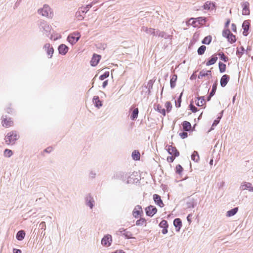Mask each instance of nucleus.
<instances>
[{
    "label": "nucleus",
    "instance_id": "1",
    "mask_svg": "<svg viewBox=\"0 0 253 253\" xmlns=\"http://www.w3.org/2000/svg\"><path fill=\"white\" fill-rule=\"evenodd\" d=\"M19 136L15 131L8 132L5 137V141L7 145L13 144L18 139Z\"/></svg>",
    "mask_w": 253,
    "mask_h": 253
},
{
    "label": "nucleus",
    "instance_id": "2",
    "mask_svg": "<svg viewBox=\"0 0 253 253\" xmlns=\"http://www.w3.org/2000/svg\"><path fill=\"white\" fill-rule=\"evenodd\" d=\"M39 14H41L42 16L51 18L53 16V12L50 7L47 5H44L43 7L38 10Z\"/></svg>",
    "mask_w": 253,
    "mask_h": 253
},
{
    "label": "nucleus",
    "instance_id": "3",
    "mask_svg": "<svg viewBox=\"0 0 253 253\" xmlns=\"http://www.w3.org/2000/svg\"><path fill=\"white\" fill-rule=\"evenodd\" d=\"M222 36L227 39V40L230 43H234L236 41V36L232 34L230 31L228 29H225L222 32Z\"/></svg>",
    "mask_w": 253,
    "mask_h": 253
},
{
    "label": "nucleus",
    "instance_id": "4",
    "mask_svg": "<svg viewBox=\"0 0 253 253\" xmlns=\"http://www.w3.org/2000/svg\"><path fill=\"white\" fill-rule=\"evenodd\" d=\"M81 37V34L80 33L74 32L70 34L68 37V42L72 44L76 43L80 39Z\"/></svg>",
    "mask_w": 253,
    "mask_h": 253
},
{
    "label": "nucleus",
    "instance_id": "5",
    "mask_svg": "<svg viewBox=\"0 0 253 253\" xmlns=\"http://www.w3.org/2000/svg\"><path fill=\"white\" fill-rule=\"evenodd\" d=\"M166 150L167 152L170 155H174L175 156H178L179 155V152L177 151L176 147L171 145H167Z\"/></svg>",
    "mask_w": 253,
    "mask_h": 253
},
{
    "label": "nucleus",
    "instance_id": "6",
    "mask_svg": "<svg viewBox=\"0 0 253 253\" xmlns=\"http://www.w3.org/2000/svg\"><path fill=\"white\" fill-rule=\"evenodd\" d=\"M112 241V236L108 234L103 238L101 241V243L104 246L109 247L110 246Z\"/></svg>",
    "mask_w": 253,
    "mask_h": 253
},
{
    "label": "nucleus",
    "instance_id": "7",
    "mask_svg": "<svg viewBox=\"0 0 253 253\" xmlns=\"http://www.w3.org/2000/svg\"><path fill=\"white\" fill-rule=\"evenodd\" d=\"M145 211L147 215L152 216L157 212V209L155 207H147Z\"/></svg>",
    "mask_w": 253,
    "mask_h": 253
},
{
    "label": "nucleus",
    "instance_id": "8",
    "mask_svg": "<svg viewBox=\"0 0 253 253\" xmlns=\"http://www.w3.org/2000/svg\"><path fill=\"white\" fill-rule=\"evenodd\" d=\"M242 6L243 7L242 14L244 15H249L250 13L249 6L250 4L248 2L246 1L242 3Z\"/></svg>",
    "mask_w": 253,
    "mask_h": 253
},
{
    "label": "nucleus",
    "instance_id": "9",
    "mask_svg": "<svg viewBox=\"0 0 253 253\" xmlns=\"http://www.w3.org/2000/svg\"><path fill=\"white\" fill-rule=\"evenodd\" d=\"M44 48L49 56V58H51L54 52L53 47L51 46L49 43H46L44 46Z\"/></svg>",
    "mask_w": 253,
    "mask_h": 253
},
{
    "label": "nucleus",
    "instance_id": "10",
    "mask_svg": "<svg viewBox=\"0 0 253 253\" xmlns=\"http://www.w3.org/2000/svg\"><path fill=\"white\" fill-rule=\"evenodd\" d=\"M2 126L5 127H10L13 125V122L11 118L3 119L1 122Z\"/></svg>",
    "mask_w": 253,
    "mask_h": 253
},
{
    "label": "nucleus",
    "instance_id": "11",
    "mask_svg": "<svg viewBox=\"0 0 253 253\" xmlns=\"http://www.w3.org/2000/svg\"><path fill=\"white\" fill-rule=\"evenodd\" d=\"M101 59V56L99 55L94 54L91 60L90 64L92 66H96L99 63Z\"/></svg>",
    "mask_w": 253,
    "mask_h": 253
},
{
    "label": "nucleus",
    "instance_id": "12",
    "mask_svg": "<svg viewBox=\"0 0 253 253\" xmlns=\"http://www.w3.org/2000/svg\"><path fill=\"white\" fill-rule=\"evenodd\" d=\"M160 227L163 228L162 232L163 234H166L168 233V223L167 220H163L159 224Z\"/></svg>",
    "mask_w": 253,
    "mask_h": 253
},
{
    "label": "nucleus",
    "instance_id": "13",
    "mask_svg": "<svg viewBox=\"0 0 253 253\" xmlns=\"http://www.w3.org/2000/svg\"><path fill=\"white\" fill-rule=\"evenodd\" d=\"M250 25V22L248 20L245 21L242 24V27L243 28V34L245 36H247L248 34Z\"/></svg>",
    "mask_w": 253,
    "mask_h": 253
},
{
    "label": "nucleus",
    "instance_id": "14",
    "mask_svg": "<svg viewBox=\"0 0 253 253\" xmlns=\"http://www.w3.org/2000/svg\"><path fill=\"white\" fill-rule=\"evenodd\" d=\"M230 80V77L225 74L222 76L220 79V85L222 87H225Z\"/></svg>",
    "mask_w": 253,
    "mask_h": 253
},
{
    "label": "nucleus",
    "instance_id": "15",
    "mask_svg": "<svg viewBox=\"0 0 253 253\" xmlns=\"http://www.w3.org/2000/svg\"><path fill=\"white\" fill-rule=\"evenodd\" d=\"M173 225L175 227L176 231H179L181 226L182 222L179 218H176L173 221Z\"/></svg>",
    "mask_w": 253,
    "mask_h": 253
},
{
    "label": "nucleus",
    "instance_id": "16",
    "mask_svg": "<svg viewBox=\"0 0 253 253\" xmlns=\"http://www.w3.org/2000/svg\"><path fill=\"white\" fill-rule=\"evenodd\" d=\"M58 50L60 54L65 55L68 51V47L65 44H61L59 46Z\"/></svg>",
    "mask_w": 253,
    "mask_h": 253
},
{
    "label": "nucleus",
    "instance_id": "17",
    "mask_svg": "<svg viewBox=\"0 0 253 253\" xmlns=\"http://www.w3.org/2000/svg\"><path fill=\"white\" fill-rule=\"evenodd\" d=\"M251 188L252 184L248 182H244L240 186V189L241 190H248L250 191H251Z\"/></svg>",
    "mask_w": 253,
    "mask_h": 253
},
{
    "label": "nucleus",
    "instance_id": "18",
    "mask_svg": "<svg viewBox=\"0 0 253 253\" xmlns=\"http://www.w3.org/2000/svg\"><path fill=\"white\" fill-rule=\"evenodd\" d=\"M182 126L183 130L185 131H190L191 129V125L188 121H184L182 124Z\"/></svg>",
    "mask_w": 253,
    "mask_h": 253
},
{
    "label": "nucleus",
    "instance_id": "19",
    "mask_svg": "<svg viewBox=\"0 0 253 253\" xmlns=\"http://www.w3.org/2000/svg\"><path fill=\"white\" fill-rule=\"evenodd\" d=\"M93 102L95 106L97 108H99L102 106V102L97 96H94L93 98Z\"/></svg>",
    "mask_w": 253,
    "mask_h": 253
},
{
    "label": "nucleus",
    "instance_id": "20",
    "mask_svg": "<svg viewBox=\"0 0 253 253\" xmlns=\"http://www.w3.org/2000/svg\"><path fill=\"white\" fill-rule=\"evenodd\" d=\"M195 102L196 105L199 106H203L206 104L204 97H197V99L195 100Z\"/></svg>",
    "mask_w": 253,
    "mask_h": 253
},
{
    "label": "nucleus",
    "instance_id": "21",
    "mask_svg": "<svg viewBox=\"0 0 253 253\" xmlns=\"http://www.w3.org/2000/svg\"><path fill=\"white\" fill-rule=\"evenodd\" d=\"M153 199L156 204L158 205V206H161V205L163 204L161 198L159 195L157 194H154L153 195Z\"/></svg>",
    "mask_w": 253,
    "mask_h": 253
},
{
    "label": "nucleus",
    "instance_id": "22",
    "mask_svg": "<svg viewBox=\"0 0 253 253\" xmlns=\"http://www.w3.org/2000/svg\"><path fill=\"white\" fill-rule=\"evenodd\" d=\"M142 29L143 31L145 32L149 35H155V29L153 28L143 27Z\"/></svg>",
    "mask_w": 253,
    "mask_h": 253
},
{
    "label": "nucleus",
    "instance_id": "23",
    "mask_svg": "<svg viewBox=\"0 0 253 253\" xmlns=\"http://www.w3.org/2000/svg\"><path fill=\"white\" fill-rule=\"evenodd\" d=\"M155 109L162 114L163 116L166 115V110L164 108H163L162 106L160 105V104H158L156 105Z\"/></svg>",
    "mask_w": 253,
    "mask_h": 253
},
{
    "label": "nucleus",
    "instance_id": "24",
    "mask_svg": "<svg viewBox=\"0 0 253 253\" xmlns=\"http://www.w3.org/2000/svg\"><path fill=\"white\" fill-rule=\"evenodd\" d=\"M217 57H216V55H213L212 56L211 58L209 60V61L206 63L207 66H210L211 65L214 64L217 61Z\"/></svg>",
    "mask_w": 253,
    "mask_h": 253
},
{
    "label": "nucleus",
    "instance_id": "25",
    "mask_svg": "<svg viewBox=\"0 0 253 253\" xmlns=\"http://www.w3.org/2000/svg\"><path fill=\"white\" fill-rule=\"evenodd\" d=\"M25 236V233L23 230H20L18 232L16 235V238L19 241L22 240Z\"/></svg>",
    "mask_w": 253,
    "mask_h": 253
},
{
    "label": "nucleus",
    "instance_id": "26",
    "mask_svg": "<svg viewBox=\"0 0 253 253\" xmlns=\"http://www.w3.org/2000/svg\"><path fill=\"white\" fill-rule=\"evenodd\" d=\"M132 157L135 161H138L140 160V154L137 150H134L132 153Z\"/></svg>",
    "mask_w": 253,
    "mask_h": 253
},
{
    "label": "nucleus",
    "instance_id": "27",
    "mask_svg": "<svg viewBox=\"0 0 253 253\" xmlns=\"http://www.w3.org/2000/svg\"><path fill=\"white\" fill-rule=\"evenodd\" d=\"M177 75H174L172 76L170 81V87L174 88L176 85V82L177 81Z\"/></svg>",
    "mask_w": 253,
    "mask_h": 253
},
{
    "label": "nucleus",
    "instance_id": "28",
    "mask_svg": "<svg viewBox=\"0 0 253 253\" xmlns=\"http://www.w3.org/2000/svg\"><path fill=\"white\" fill-rule=\"evenodd\" d=\"M214 4L210 1H207L204 4L203 7L204 9L209 10L210 9H212L214 7Z\"/></svg>",
    "mask_w": 253,
    "mask_h": 253
},
{
    "label": "nucleus",
    "instance_id": "29",
    "mask_svg": "<svg viewBox=\"0 0 253 253\" xmlns=\"http://www.w3.org/2000/svg\"><path fill=\"white\" fill-rule=\"evenodd\" d=\"M136 225L137 226H146L147 225L146 220L144 218H140L136 221Z\"/></svg>",
    "mask_w": 253,
    "mask_h": 253
},
{
    "label": "nucleus",
    "instance_id": "30",
    "mask_svg": "<svg viewBox=\"0 0 253 253\" xmlns=\"http://www.w3.org/2000/svg\"><path fill=\"white\" fill-rule=\"evenodd\" d=\"M123 234L127 239L134 238L133 237V234L131 231L127 230V229L124 230Z\"/></svg>",
    "mask_w": 253,
    "mask_h": 253
},
{
    "label": "nucleus",
    "instance_id": "31",
    "mask_svg": "<svg viewBox=\"0 0 253 253\" xmlns=\"http://www.w3.org/2000/svg\"><path fill=\"white\" fill-rule=\"evenodd\" d=\"M238 208H235L230 211H229L227 212V216L230 217L235 215L237 212L238 211Z\"/></svg>",
    "mask_w": 253,
    "mask_h": 253
},
{
    "label": "nucleus",
    "instance_id": "32",
    "mask_svg": "<svg viewBox=\"0 0 253 253\" xmlns=\"http://www.w3.org/2000/svg\"><path fill=\"white\" fill-rule=\"evenodd\" d=\"M219 69L220 73L225 72L226 71V65L221 62L218 63Z\"/></svg>",
    "mask_w": 253,
    "mask_h": 253
},
{
    "label": "nucleus",
    "instance_id": "33",
    "mask_svg": "<svg viewBox=\"0 0 253 253\" xmlns=\"http://www.w3.org/2000/svg\"><path fill=\"white\" fill-rule=\"evenodd\" d=\"M191 159L195 162H198L199 160V156L196 151H194L191 155Z\"/></svg>",
    "mask_w": 253,
    "mask_h": 253
},
{
    "label": "nucleus",
    "instance_id": "34",
    "mask_svg": "<svg viewBox=\"0 0 253 253\" xmlns=\"http://www.w3.org/2000/svg\"><path fill=\"white\" fill-rule=\"evenodd\" d=\"M138 109L136 108L133 111L130 117H131V120H134L135 119H136L138 117Z\"/></svg>",
    "mask_w": 253,
    "mask_h": 253
},
{
    "label": "nucleus",
    "instance_id": "35",
    "mask_svg": "<svg viewBox=\"0 0 253 253\" xmlns=\"http://www.w3.org/2000/svg\"><path fill=\"white\" fill-rule=\"evenodd\" d=\"M220 59L222 60L224 62H227L228 60V58L227 56H225L223 52H219L217 54Z\"/></svg>",
    "mask_w": 253,
    "mask_h": 253
},
{
    "label": "nucleus",
    "instance_id": "36",
    "mask_svg": "<svg viewBox=\"0 0 253 253\" xmlns=\"http://www.w3.org/2000/svg\"><path fill=\"white\" fill-rule=\"evenodd\" d=\"M197 22V21L196 19L191 18H190L188 22V23L189 25H192L193 27H197L198 25L196 24V23Z\"/></svg>",
    "mask_w": 253,
    "mask_h": 253
},
{
    "label": "nucleus",
    "instance_id": "37",
    "mask_svg": "<svg viewBox=\"0 0 253 253\" xmlns=\"http://www.w3.org/2000/svg\"><path fill=\"white\" fill-rule=\"evenodd\" d=\"M206 49V46L205 45L201 46L198 49V53L199 55H202L205 53Z\"/></svg>",
    "mask_w": 253,
    "mask_h": 253
},
{
    "label": "nucleus",
    "instance_id": "38",
    "mask_svg": "<svg viewBox=\"0 0 253 253\" xmlns=\"http://www.w3.org/2000/svg\"><path fill=\"white\" fill-rule=\"evenodd\" d=\"M165 106L167 109L166 110L168 113L171 110L172 106L171 103L169 101L166 102Z\"/></svg>",
    "mask_w": 253,
    "mask_h": 253
},
{
    "label": "nucleus",
    "instance_id": "39",
    "mask_svg": "<svg viewBox=\"0 0 253 253\" xmlns=\"http://www.w3.org/2000/svg\"><path fill=\"white\" fill-rule=\"evenodd\" d=\"M211 41V37L210 36L206 37L202 41V43L209 44Z\"/></svg>",
    "mask_w": 253,
    "mask_h": 253
},
{
    "label": "nucleus",
    "instance_id": "40",
    "mask_svg": "<svg viewBox=\"0 0 253 253\" xmlns=\"http://www.w3.org/2000/svg\"><path fill=\"white\" fill-rule=\"evenodd\" d=\"M13 155L12 151L8 149H6L4 151V155L6 157H10Z\"/></svg>",
    "mask_w": 253,
    "mask_h": 253
},
{
    "label": "nucleus",
    "instance_id": "41",
    "mask_svg": "<svg viewBox=\"0 0 253 253\" xmlns=\"http://www.w3.org/2000/svg\"><path fill=\"white\" fill-rule=\"evenodd\" d=\"M211 71H207V72H205L204 71H202L200 72L199 75L198 76L199 79H201L204 77H205L206 76L208 75V73H210Z\"/></svg>",
    "mask_w": 253,
    "mask_h": 253
},
{
    "label": "nucleus",
    "instance_id": "42",
    "mask_svg": "<svg viewBox=\"0 0 253 253\" xmlns=\"http://www.w3.org/2000/svg\"><path fill=\"white\" fill-rule=\"evenodd\" d=\"M142 212V210L140 208L139 210H134L133 211V215L135 217H138L141 213Z\"/></svg>",
    "mask_w": 253,
    "mask_h": 253
},
{
    "label": "nucleus",
    "instance_id": "43",
    "mask_svg": "<svg viewBox=\"0 0 253 253\" xmlns=\"http://www.w3.org/2000/svg\"><path fill=\"white\" fill-rule=\"evenodd\" d=\"M216 88H217V83H215L212 85V89L210 92L211 96H212L215 94Z\"/></svg>",
    "mask_w": 253,
    "mask_h": 253
},
{
    "label": "nucleus",
    "instance_id": "44",
    "mask_svg": "<svg viewBox=\"0 0 253 253\" xmlns=\"http://www.w3.org/2000/svg\"><path fill=\"white\" fill-rule=\"evenodd\" d=\"M42 27L43 28V30H45L46 32H50L51 27L47 24L45 23H42Z\"/></svg>",
    "mask_w": 253,
    "mask_h": 253
},
{
    "label": "nucleus",
    "instance_id": "45",
    "mask_svg": "<svg viewBox=\"0 0 253 253\" xmlns=\"http://www.w3.org/2000/svg\"><path fill=\"white\" fill-rule=\"evenodd\" d=\"M109 76V72H106L103 75H101L99 77V79L101 80H103L108 77Z\"/></svg>",
    "mask_w": 253,
    "mask_h": 253
},
{
    "label": "nucleus",
    "instance_id": "46",
    "mask_svg": "<svg viewBox=\"0 0 253 253\" xmlns=\"http://www.w3.org/2000/svg\"><path fill=\"white\" fill-rule=\"evenodd\" d=\"M171 155V156H169L167 158V160L169 163L173 162V161L174 160L175 158L177 157V156H175L174 155Z\"/></svg>",
    "mask_w": 253,
    "mask_h": 253
},
{
    "label": "nucleus",
    "instance_id": "47",
    "mask_svg": "<svg viewBox=\"0 0 253 253\" xmlns=\"http://www.w3.org/2000/svg\"><path fill=\"white\" fill-rule=\"evenodd\" d=\"M183 171V168L180 165L176 166V171L178 174H181L182 171Z\"/></svg>",
    "mask_w": 253,
    "mask_h": 253
},
{
    "label": "nucleus",
    "instance_id": "48",
    "mask_svg": "<svg viewBox=\"0 0 253 253\" xmlns=\"http://www.w3.org/2000/svg\"><path fill=\"white\" fill-rule=\"evenodd\" d=\"M189 106L190 110L192 112L195 113L198 111L197 108L195 106H194L192 103L190 104Z\"/></svg>",
    "mask_w": 253,
    "mask_h": 253
},
{
    "label": "nucleus",
    "instance_id": "49",
    "mask_svg": "<svg viewBox=\"0 0 253 253\" xmlns=\"http://www.w3.org/2000/svg\"><path fill=\"white\" fill-rule=\"evenodd\" d=\"M196 20H197V22H198L199 23L201 22V23H204L206 22V19L204 17H198V18H196Z\"/></svg>",
    "mask_w": 253,
    "mask_h": 253
},
{
    "label": "nucleus",
    "instance_id": "50",
    "mask_svg": "<svg viewBox=\"0 0 253 253\" xmlns=\"http://www.w3.org/2000/svg\"><path fill=\"white\" fill-rule=\"evenodd\" d=\"M179 136L182 139H184L188 136V133L186 132H183L179 133Z\"/></svg>",
    "mask_w": 253,
    "mask_h": 253
},
{
    "label": "nucleus",
    "instance_id": "51",
    "mask_svg": "<svg viewBox=\"0 0 253 253\" xmlns=\"http://www.w3.org/2000/svg\"><path fill=\"white\" fill-rule=\"evenodd\" d=\"M181 102V96H180L179 97L177 101H175V106L176 107L178 108V107H180Z\"/></svg>",
    "mask_w": 253,
    "mask_h": 253
},
{
    "label": "nucleus",
    "instance_id": "52",
    "mask_svg": "<svg viewBox=\"0 0 253 253\" xmlns=\"http://www.w3.org/2000/svg\"><path fill=\"white\" fill-rule=\"evenodd\" d=\"M13 109L9 106L6 107L5 108V111L6 113L10 114L12 112Z\"/></svg>",
    "mask_w": 253,
    "mask_h": 253
},
{
    "label": "nucleus",
    "instance_id": "53",
    "mask_svg": "<svg viewBox=\"0 0 253 253\" xmlns=\"http://www.w3.org/2000/svg\"><path fill=\"white\" fill-rule=\"evenodd\" d=\"M231 29L233 32H236V25L234 23L232 24Z\"/></svg>",
    "mask_w": 253,
    "mask_h": 253
},
{
    "label": "nucleus",
    "instance_id": "54",
    "mask_svg": "<svg viewBox=\"0 0 253 253\" xmlns=\"http://www.w3.org/2000/svg\"><path fill=\"white\" fill-rule=\"evenodd\" d=\"M14 253H21V251L20 250L18 249H14L13 250Z\"/></svg>",
    "mask_w": 253,
    "mask_h": 253
},
{
    "label": "nucleus",
    "instance_id": "55",
    "mask_svg": "<svg viewBox=\"0 0 253 253\" xmlns=\"http://www.w3.org/2000/svg\"><path fill=\"white\" fill-rule=\"evenodd\" d=\"M42 228H45V223L44 222H42L41 223L40 225Z\"/></svg>",
    "mask_w": 253,
    "mask_h": 253
},
{
    "label": "nucleus",
    "instance_id": "56",
    "mask_svg": "<svg viewBox=\"0 0 253 253\" xmlns=\"http://www.w3.org/2000/svg\"><path fill=\"white\" fill-rule=\"evenodd\" d=\"M230 20L229 19H228L225 23V27L226 28H228V26H229V24L230 23Z\"/></svg>",
    "mask_w": 253,
    "mask_h": 253
},
{
    "label": "nucleus",
    "instance_id": "57",
    "mask_svg": "<svg viewBox=\"0 0 253 253\" xmlns=\"http://www.w3.org/2000/svg\"><path fill=\"white\" fill-rule=\"evenodd\" d=\"M93 201H91V198H90V200H89V204H88V206H93Z\"/></svg>",
    "mask_w": 253,
    "mask_h": 253
},
{
    "label": "nucleus",
    "instance_id": "58",
    "mask_svg": "<svg viewBox=\"0 0 253 253\" xmlns=\"http://www.w3.org/2000/svg\"><path fill=\"white\" fill-rule=\"evenodd\" d=\"M112 253H125V252H124L123 251H121V250H118L115 252H113Z\"/></svg>",
    "mask_w": 253,
    "mask_h": 253
},
{
    "label": "nucleus",
    "instance_id": "59",
    "mask_svg": "<svg viewBox=\"0 0 253 253\" xmlns=\"http://www.w3.org/2000/svg\"><path fill=\"white\" fill-rule=\"evenodd\" d=\"M52 150V148H47V149H46L45 150V151L47 152H50Z\"/></svg>",
    "mask_w": 253,
    "mask_h": 253
},
{
    "label": "nucleus",
    "instance_id": "60",
    "mask_svg": "<svg viewBox=\"0 0 253 253\" xmlns=\"http://www.w3.org/2000/svg\"><path fill=\"white\" fill-rule=\"evenodd\" d=\"M107 84V81H106L103 83V87H105Z\"/></svg>",
    "mask_w": 253,
    "mask_h": 253
},
{
    "label": "nucleus",
    "instance_id": "61",
    "mask_svg": "<svg viewBox=\"0 0 253 253\" xmlns=\"http://www.w3.org/2000/svg\"><path fill=\"white\" fill-rule=\"evenodd\" d=\"M211 97V94H210L209 96L207 98L208 101H210V100Z\"/></svg>",
    "mask_w": 253,
    "mask_h": 253
},
{
    "label": "nucleus",
    "instance_id": "62",
    "mask_svg": "<svg viewBox=\"0 0 253 253\" xmlns=\"http://www.w3.org/2000/svg\"><path fill=\"white\" fill-rule=\"evenodd\" d=\"M212 163H213V160L211 159V161H210V164L211 165H212Z\"/></svg>",
    "mask_w": 253,
    "mask_h": 253
},
{
    "label": "nucleus",
    "instance_id": "63",
    "mask_svg": "<svg viewBox=\"0 0 253 253\" xmlns=\"http://www.w3.org/2000/svg\"><path fill=\"white\" fill-rule=\"evenodd\" d=\"M217 123H218V122H216V121H215L214 122L213 124V125H216Z\"/></svg>",
    "mask_w": 253,
    "mask_h": 253
},
{
    "label": "nucleus",
    "instance_id": "64",
    "mask_svg": "<svg viewBox=\"0 0 253 253\" xmlns=\"http://www.w3.org/2000/svg\"><path fill=\"white\" fill-rule=\"evenodd\" d=\"M251 191L253 192V187H252V188H251Z\"/></svg>",
    "mask_w": 253,
    "mask_h": 253
}]
</instances>
